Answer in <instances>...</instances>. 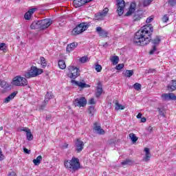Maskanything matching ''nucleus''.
<instances>
[{"label":"nucleus","instance_id":"obj_20","mask_svg":"<svg viewBox=\"0 0 176 176\" xmlns=\"http://www.w3.org/2000/svg\"><path fill=\"white\" fill-rule=\"evenodd\" d=\"M134 164V160L130 158H126L125 160L121 162V166H133Z\"/></svg>","mask_w":176,"mask_h":176},{"label":"nucleus","instance_id":"obj_28","mask_svg":"<svg viewBox=\"0 0 176 176\" xmlns=\"http://www.w3.org/2000/svg\"><path fill=\"white\" fill-rule=\"evenodd\" d=\"M0 86L2 87V89H9L10 87V85H9L8 83H7L6 81L0 80Z\"/></svg>","mask_w":176,"mask_h":176},{"label":"nucleus","instance_id":"obj_9","mask_svg":"<svg viewBox=\"0 0 176 176\" xmlns=\"http://www.w3.org/2000/svg\"><path fill=\"white\" fill-rule=\"evenodd\" d=\"M75 148L76 152L77 153H80V152H82V151H83V148H85V142L80 140V138H77L75 142Z\"/></svg>","mask_w":176,"mask_h":176},{"label":"nucleus","instance_id":"obj_49","mask_svg":"<svg viewBox=\"0 0 176 176\" xmlns=\"http://www.w3.org/2000/svg\"><path fill=\"white\" fill-rule=\"evenodd\" d=\"M88 112L91 115H93L94 113V107H89V108L88 109Z\"/></svg>","mask_w":176,"mask_h":176},{"label":"nucleus","instance_id":"obj_62","mask_svg":"<svg viewBox=\"0 0 176 176\" xmlns=\"http://www.w3.org/2000/svg\"><path fill=\"white\" fill-rule=\"evenodd\" d=\"M109 144V145H112L113 142H110Z\"/></svg>","mask_w":176,"mask_h":176},{"label":"nucleus","instance_id":"obj_40","mask_svg":"<svg viewBox=\"0 0 176 176\" xmlns=\"http://www.w3.org/2000/svg\"><path fill=\"white\" fill-rule=\"evenodd\" d=\"M152 2H153V0H144L143 6H149Z\"/></svg>","mask_w":176,"mask_h":176},{"label":"nucleus","instance_id":"obj_22","mask_svg":"<svg viewBox=\"0 0 176 176\" xmlns=\"http://www.w3.org/2000/svg\"><path fill=\"white\" fill-rule=\"evenodd\" d=\"M15 96H17V91L12 92L9 96L5 98L4 102L8 104V102H10L11 100L14 98Z\"/></svg>","mask_w":176,"mask_h":176},{"label":"nucleus","instance_id":"obj_27","mask_svg":"<svg viewBox=\"0 0 176 176\" xmlns=\"http://www.w3.org/2000/svg\"><path fill=\"white\" fill-rule=\"evenodd\" d=\"M40 64L41 65V68H46L47 67V61H46V59L45 57L41 56L40 57Z\"/></svg>","mask_w":176,"mask_h":176},{"label":"nucleus","instance_id":"obj_52","mask_svg":"<svg viewBox=\"0 0 176 176\" xmlns=\"http://www.w3.org/2000/svg\"><path fill=\"white\" fill-rule=\"evenodd\" d=\"M23 151L25 153H27L28 155H30V153H31V150H28L27 148H23Z\"/></svg>","mask_w":176,"mask_h":176},{"label":"nucleus","instance_id":"obj_55","mask_svg":"<svg viewBox=\"0 0 176 176\" xmlns=\"http://www.w3.org/2000/svg\"><path fill=\"white\" fill-rule=\"evenodd\" d=\"M30 131V129L25 127L21 129V131H25L26 133Z\"/></svg>","mask_w":176,"mask_h":176},{"label":"nucleus","instance_id":"obj_15","mask_svg":"<svg viewBox=\"0 0 176 176\" xmlns=\"http://www.w3.org/2000/svg\"><path fill=\"white\" fill-rule=\"evenodd\" d=\"M135 8H137V4L135 2H132L130 5L129 10L125 14V16H131V14L135 12Z\"/></svg>","mask_w":176,"mask_h":176},{"label":"nucleus","instance_id":"obj_10","mask_svg":"<svg viewBox=\"0 0 176 176\" xmlns=\"http://www.w3.org/2000/svg\"><path fill=\"white\" fill-rule=\"evenodd\" d=\"M40 22V30H46V28H48V27H50L52 25V19H45L39 21Z\"/></svg>","mask_w":176,"mask_h":176},{"label":"nucleus","instance_id":"obj_54","mask_svg":"<svg viewBox=\"0 0 176 176\" xmlns=\"http://www.w3.org/2000/svg\"><path fill=\"white\" fill-rule=\"evenodd\" d=\"M147 131L148 133H152V131H153V127H152L151 126H149L148 128H147Z\"/></svg>","mask_w":176,"mask_h":176},{"label":"nucleus","instance_id":"obj_41","mask_svg":"<svg viewBox=\"0 0 176 176\" xmlns=\"http://www.w3.org/2000/svg\"><path fill=\"white\" fill-rule=\"evenodd\" d=\"M95 69L97 72H101V71L102 70V67L101 66V65L97 64L95 66Z\"/></svg>","mask_w":176,"mask_h":176},{"label":"nucleus","instance_id":"obj_32","mask_svg":"<svg viewBox=\"0 0 176 176\" xmlns=\"http://www.w3.org/2000/svg\"><path fill=\"white\" fill-rule=\"evenodd\" d=\"M104 17H106V16L101 12H98L95 14V19L96 20H104Z\"/></svg>","mask_w":176,"mask_h":176},{"label":"nucleus","instance_id":"obj_29","mask_svg":"<svg viewBox=\"0 0 176 176\" xmlns=\"http://www.w3.org/2000/svg\"><path fill=\"white\" fill-rule=\"evenodd\" d=\"M42 162V155H38L36 159L33 160V163L35 166H39Z\"/></svg>","mask_w":176,"mask_h":176},{"label":"nucleus","instance_id":"obj_60","mask_svg":"<svg viewBox=\"0 0 176 176\" xmlns=\"http://www.w3.org/2000/svg\"><path fill=\"white\" fill-rule=\"evenodd\" d=\"M141 122H142V123H145V122H146V118H141Z\"/></svg>","mask_w":176,"mask_h":176},{"label":"nucleus","instance_id":"obj_26","mask_svg":"<svg viewBox=\"0 0 176 176\" xmlns=\"http://www.w3.org/2000/svg\"><path fill=\"white\" fill-rule=\"evenodd\" d=\"M133 21H140L142 19V14L141 12H138L133 16Z\"/></svg>","mask_w":176,"mask_h":176},{"label":"nucleus","instance_id":"obj_6","mask_svg":"<svg viewBox=\"0 0 176 176\" xmlns=\"http://www.w3.org/2000/svg\"><path fill=\"white\" fill-rule=\"evenodd\" d=\"M68 73L67 76L71 79H76L80 73L79 72V69L74 67V66H69L67 67Z\"/></svg>","mask_w":176,"mask_h":176},{"label":"nucleus","instance_id":"obj_31","mask_svg":"<svg viewBox=\"0 0 176 176\" xmlns=\"http://www.w3.org/2000/svg\"><path fill=\"white\" fill-rule=\"evenodd\" d=\"M58 64L60 69H65V68H67V65L65 64V61H64L63 60H60Z\"/></svg>","mask_w":176,"mask_h":176},{"label":"nucleus","instance_id":"obj_33","mask_svg":"<svg viewBox=\"0 0 176 176\" xmlns=\"http://www.w3.org/2000/svg\"><path fill=\"white\" fill-rule=\"evenodd\" d=\"M0 50L6 53L8 52V47L6 46V43H0Z\"/></svg>","mask_w":176,"mask_h":176},{"label":"nucleus","instance_id":"obj_38","mask_svg":"<svg viewBox=\"0 0 176 176\" xmlns=\"http://www.w3.org/2000/svg\"><path fill=\"white\" fill-rule=\"evenodd\" d=\"M160 36H157L156 38H155L153 40H152L153 45H159L161 42Z\"/></svg>","mask_w":176,"mask_h":176},{"label":"nucleus","instance_id":"obj_13","mask_svg":"<svg viewBox=\"0 0 176 176\" xmlns=\"http://www.w3.org/2000/svg\"><path fill=\"white\" fill-rule=\"evenodd\" d=\"M162 98L164 101H170V100L176 101V96L173 93L163 94L162 95Z\"/></svg>","mask_w":176,"mask_h":176},{"label":"nucleus","instance_id":"obj_19","mask_svg":"<svg viewBox=\"0 0 176 176\" xmlns=\"http://www.w3.org/2000/svg\"><path fill=\"white\" fill-rule=\"evenodd\" d=\"M102 94V85H101V82H99L98 83V87L96 92V97L97 98H99V97H100Z\"/></svg>","mask_w":176,"mask_h":176},{"label":"nucleus","instance_id":"obj_56","mask_svg":"<svg viewBox=\"0 0 176 176\" xmlns=\"http://www.w3.org/2000/svg\"><path fill=\"white\" fill-rule=\"evenodd\" d=\"M89 104H96V100H94V98H91L90 99Z\"/></svg>","mask_w":176,"mask_h":176},{"label":"nucleus","instance_id":"obj_36","mask_svg":"<svg viewBox=\"0 0 176 176\" xmlns=\"http://www.w3.org/2000/svg\"><path fill=\"white\" fill-rule=\"evenodd\" d=\"M27 140L28 141H32L34 140V135H32V133H31V130L26 133Z\"/></svg>","mask_w":176,"mask_h":176},{"label":"nucleus","instance_id":"obj_3","mask_svg":"<svg viewBox=\"0 0 176 176\" xmlns=\"http://www.w3.org/2000/svg\"><path fill=\"white\" fill-rule=\"evenodd\" d=\"M42 74H43V69H39L36 66H32L30 70L24 73L23 76L27 79H30L31 78H36V76H39Z\"/></svg>","mask_w":176,"mask_h":176},{"label":"nucleus","instance_id":"obj_4","mask_svg":"<svg viewBox=\"0 0 176 176\" xmlns=\"http://www.w3.org/2000/svg\"><path fill=\"white\" fill-rule=\"evenodd\" d=\"M11 85L12 86L24 87L28 85V81L27 80L26 78L21 76H16L12 79Z\"/></svg>","mask_w":176,"mask_h":176},{"label":"nucleus","instance_id":"obj_37","mask_svg":"<svg viewBox=\"0 0 176 176\" xmlns=\"http://www.w3.org/2000/svg\"><path fill=\"white\" fill-rule=\"evenodd\" d=\"M129 138H131L132 142H137V141H138V138L133 133L129 134Z\"/></svg>","mask_w":176,"mask_h":176},{"label":"nucleus","instance_id":"obj_46","mask_svg":"<svg viewBox=\"0 0 176 176\" xmlns=\"http://www.w3.org/2000/svg\"><path fill=\"white\" fill-rule=\"evenodd\" d=\"M108 12H109V9H108V8H105L102 12H100V13L107 16V14H108Z\"/></svg>","mask_w":176,"mask_h":176},{"label":"nucleus","instance_id":"obj_5","mask_svg":"<svg viewBox=\"0 0 176 176\" xmlns=\"http://www.w3.org/2000/svg\"><path fill=\"white\" fill-rule=\"evenodd\" d=\"M90 27V23L87 22L81 23L78 25L73 30V35H79V34H82V32H85L87 28Z\"/></svg>","mask_w":176,"mask_h":176},{"label":"nucleus","instance_id":"obj_14","mask_svg":"<svg viewBox=\"0 0 176 176\" xmlns=\"http://www.w3.org/2000/svg\"><path fill=\"white\" fill-rule=\"evenodd\" d=\"M71 83L72 85H74V86H78V87H80L81 89H85L87 87H90V85L86 84L84 81H76L75 80H72Z\"/></svg>","mask_w":176,"mask_h":176},{"label":"nucleus","instance_id":"obj_53","mask_svg":"<svg viewBox=\"0 0 176 176\" xmlns=\"http://www.w3.org/2000/svg\"><path fill=\"white\" fill-rule=\"evenodd\" d=\"M154 72H156V69H149L148 70V74H153Z\"/></svg>","mask_w":176,"mask_h":176},{"label":"nucleus","instance_id":"obj_42","mask_svg":"<svg viewBox=\"0 0 176 176\" xmlns=\"http://www.w3.org/2000/svg\"><path fill=\"white\" fill-rule=\"evenodd\" d=\"M123 68H124V64H123V63L118 64L116 67V69H117L118 71H120V69H123Z\"/></svg>","mask_w":176,"mask_h":176},{"label":"nucleus","instance_id":"obj_11","mask_svg":"<svg viewBox=\"0 0 176 176\" xmlns=\"http://www.w3.org/2000/svg\"><path fill=\"white\" fill-rule=\"evenodd\" d=\"M96 32H97L101 38H108V35H109V32H108V31L102 29V28L100 26L96 28Z\"/></svg>","mask_w":176,"mask_h":176},{"label":"nucleus","instance_id":"obj_25","mask_svg":"<svg viewBox=\"0 0 176 176\" xmlns=\"http://www.w3.org/2000/svg\"><path fill=\"white\" fill-rule=\"evenodd\" d=\"M168 89L170 91H174L176 90V80H173L170 85H168Z\"/></svg>","mask_w":176,"mask_h":176},{"label":"nucleus","instance_id":"obj_34","mask_svg":"<svg viewBox=\"0 0 176 176\" xmlns=\"http://www.w3.org/2000/svg\"><path fill=\"white\" fill-rule=\"evenodd\" d=\"M124 75L126 78H131V76H133V75H134V71H133V70H126L124 73Z\"/></svg>","mask_w":176,"mask_h":176},{"label":"nucleus","instance_id":"obj_63","mask_svg":"<svg viewBox=\"0 0 176 176\" xmlns=\"http://www.w3.org/2000/svg\"><path fill=\"white\" fill-rule=\"evenodd\" d=\"M0 130H3V127H0Z\"/></svg>","mask_w":176,"mask_h":176},{"label":"nucleus","instance_id":"obj_21","mask_svg":"<svg viewBox=\"0 0 176 176\" xmlns=\"http://www.w3.org/2000/svg\"><path fill=\"white\" fill-rule=\"evenodd\" d=\"M73 3L75 8H80V6H83L86 3V1L85 0H74Z\"/></svg>","mask_w":176,"mask_h":176},{"label":"nucleus","instance_id":"obj_58","mask_svg":"<svg viewBox=\"0 0 176 176\" xmlns=\"http://www.w3.org/2000/svg\"><path fill=\"white\" fill-rule=\"evenodd\" d=\"M8 176H17V175L14 172L10 173Z\"/></svg>","mask_w":176,"mask_h":176},{"label":"nucleus","instance_id":"obj_16","mask_svg":"<svg viewBox=\"0 0 176 176\" xmlns=\"http://www.w3.org/2000/svg\"><path fill=\"white\" fill-rule=\"evenodd\" d=\"M36 10H38V8H31L28 10V12H27L25 14V20H30L32 16V14H34V13H35V12H36Z\"/></svg>","mask_w":176,"mask_h":176},{"label":"nucleus","instance_id":"obj_8","mask_svg":"<svg viewBox=\"0 0 176 176\" xmlns=\"http://www.w3.org/2000/svg\"><path fill=\"white\" fill-rule=\"evenodd\" d=\"M124 8H126L124 0H117V12L119 16H122L124 13Z\"/></svg>","mask_w":176,"mask_h":176},{"label":"nucleus","instance_id":"obj_59","mask_svg":"<svg viewBox=\"0 0 176 176\" xmlns=\"http://www.w3.org/2000/svg\"><path fill=\"white\" fill-rule=\"evenodd\" d=\"M142 116V113H139L137 115L138 119H141Z\"/></svg>","mask_w":176,"mask_h":176},{"label":"nucleus","instance_id":"obj_44","mask_svg":"<svg viewBox=\"0 0 176 176\" xmlns=\"http://www.w3.org/2000/svg\"><path fill=\"white\" fill-rule=\"evenodd\" d=\"M153 19H155V16H148L146 20V23L147 24H148V23H152V21H153Z\"/></svg>","mask_w":176,"mask_h":176},{"label":"nucleus","instance_id":"obj_18","mask_svg":"<svg viewBox=\"0 0 176 176\" xmlns=\"http://www.w3.org/2000/svg\"><path fill=\"white\" fill-rule=\"evenodd\" d=\"M94 129L95 130V131H97V133L98 134H102V135L105 134V131H104V129H101V126L100 125H98V122L94 123Z\"/></svg>","mask_w":176,"mask_h":176},{"label":"nucleus","instance_id":"obj_7","mask_svg":"<svg viewBox=\"0 0 176 176\" xmlns=\"http://www.w3.org/2000/svg\"><path fill=\"white\" fill-rule=\"evenodd\" d=\"M87 104V100H86V98L85 97H79L74 100V107H79V108L82 107H86Z\"/></svg>","mask_w":176,"mask_h":176},{"label":"nucleus","instance_id":"obj_35","mask_svg":"<svg viewBox=\"0 0 176 176\" xmlns=\"http://www.w3.org/2000/svg\"><path fill=\"white\" fill-rule=\"evenodd\" d=\"M115 105H116V107H115L116 111H119V109H124V106L119 104V101L118 100H116Z\"/></svg>","mask_w":176,"mask_h":176},{"label":"nucleus","instance_id":"obj_50","mask_svg":"<svg viewBox=\"0 0 176 176\" xmlns=\"http://www.w3.org/2000/svg\"><path fill=\"white\" fill-rule=\"evenodd\" d=\"M168 3L170 6H175L176 4V0H168Z\"/></svg>","mask_w":176,"mask_h":176},{"label":"nucleus","instance_id":"obj_17","mask_svg":"<svg viewBox=\"0 0 176 176\" xmlns=\"http://www.w3.org/2000/svg\"><path fill=\"white\" fill-rule=\"evenodd\" d=\"M145 156L143 157V162H149L151 160V151L149 148H144Z\"/></svg>","mask_w":176,"mask_h":176},{"label":"nucleus","instance_id":"obj_24","mask_svg":"<svg viewBox=\"0 0 176 176\" xmlns=\"http://www.w3.org/2000/svg\"><path fill=\"white\" fill-rule=\"evenodd\" d=\"M78 47V43H72L71 44L67 45V52H72V50H75Z\"/></svg>","mask_w":176,"mask_h":176},{"label":"nucleus","instance_id":"obj_45","mask_svg":"<svg viewBox=\"0 0 176 176\" xmlns=\"http://www.w3.org/2000/svg\"><path fill=\"white\" fill-rule=\"evenodd\" d=\"M108 12H109V9H108V8H105L102 12H100V13L107 16V14H108Z\"/></svg>","mask_w":176,"mask_h":176},{"label":"nucleus","instance_id":"obj_57","mask_svg":"<svg viewBox=\"0 0 176 176\" xmlns=\"http://www.w3.org/2000/svg\"><path fill=\"white\" fill-rule=\"evenodd\" d=\"M159 114L162 116H164V113L163 112V110L158 109Z\"/></svg>","mask_w":176,"mask_h":176},{"label":"nucleus","instance_id":"obj_43","mask_svg":"<svg viewBox=\"0 0 176 176\" xmlns=\"http://www.w3.org/2000/svg\"><path fill=\"white\" fill-rule=\"evenodd\" d=\"M80 61L82 63H87V61H89V58L87 56H82L80 58Z\"/></svg>","mask_w":176,"mask_h":176},{"label":"nucleus","instance_id":"obj_23","mask_svg":"<svg viewBox=\"0 0 176 176\" xmlns=\"http://www.w3.org/2000/svg\"><path fill=\"white\" fill-rule=\"evenodd\" d=\"M30 28L32 30H41V25H40L39 21H34L30 25Z\"/></svg>","mask_w":176,"mask_h":176},{"label":"nucleus","instance_id":"obj_30","mask_svg":"<svg viewBox=\"0 0 176 176\" xmlns=\"http://www.w3.org/2000/svg\"><path fill=\"white\" fill-rule=\"evenodd\" d=\"M110 61L113 64V65H116V64L119 63V56H114L110 58Z\"/></svg>","mask_w":176,"mask_h":176},{"label":"nucleus","instance_id":"obj_51","mask_svg":"<svg viewBox=\"0 0 176 176\" xmlns=\"http://www.w3.org/2000/svg\"><path fill=\"white\" fill-rule=\"evenodd\" d=\"M156 50H157L156 45H153V49L149 52V54H153Z\"/></svg>","mask_w":176,"mask_h":176},{"label":"nucleus","instance_id":"obj_61","mask_svg":"<svg viewBox=\"0 0 176 176\" xmlns=\"http://www.w3.org/2000/svg\"><path fill=\"white\" fill-rule=\"evenodd\" d=\"M63 148L64 149H67V148H68V144H65L63 146Z\"/></svg>","mask_w":176,"mask_h":176},{"label":"nucleus","instance_id":"obj_48","mask_svg":"<svg viewBox=\"0 0 176 176\" xmlns=\"http://www.w3.org/2000/svg\"><path fill=\"white\" fill-rule=\"evenodd\" d=\"M168 20V15L165 14L162 17V21L163 23H167V21Z\"/></svg>","mask_w":176,"mask_h":176},{"label":"nucleus","instance_id":"obj_1","mask_svg":"<svg viewBox=\"0 0 176 176\" xmlns=\"http://www.w3.org/2000/svg\"><path fill=\"white\" fill-rule=\"evenodd\" d=\"M152 32H153V26L151 24L145 25L135 33L133 43L138 46H146L151 42Z\"/></svg>","mask_w":176,"mask_h":176},{"label":"nucleus","instance_id":"obj_2","mask_svg":"<svg viewBox=\"0 0 176 176\" xmlns=\"http://www.w3.org/2000/svg\"><path fill=\"white\" fill-rule=\"evenodd\" d=\"M65 167L72 173H75L80 168V162L79 160L75 157H73L71 160H65Z\"/></svg>","mask_w":176,"mask_h":176},{"label":"nucleus","instance_id":"obj_47","mask_svg":"<svg viewBox=\"0 0 176 176\" xmlns=\"http://www.w3.org/2000/svg\"><path fill=\"white\" fill-rule=\"evenodd\" d=\"M4 159H5V155L2 152V148H0V161L2 162V160H3Z\"/></svg>","mask_w":176,"mask_h":176},{"label":"nucleus","instance_id":"obj_39","mask_svg":"<svg viewBox=\"0 0 176 176\" xmlns=\"http://www.w3.org/2000/svg\"><path fill=\"white\" fill-rule=\"evenodd\" d=\"M141 87H142L141 84L138 82H136L133 85V89H135V90H137L138 91L141 90Z\"/></svg>","mask_w":176,"mask_h":176},{"label":"nucleus","instance_id":"obj_12","mask_svg":"<svg viewBox=\"0 0 176 176\" xmlns=\"http://www.w3.org/2000/svg\"><path fill=\"white\" fill-rule=\"evenodd\" d=\"M51 98H53V95L52 94H50V92H47L45 97V100H44L45 103L41 104V106H39L38 109L40 111H43V109L46 107V104H47L49 102V100Z\"/></svg>","mask_w":176,"mask_h":176}]
</instances>
